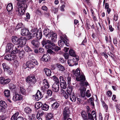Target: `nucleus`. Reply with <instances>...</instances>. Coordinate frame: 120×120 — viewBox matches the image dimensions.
I'll list each match as a JSON object with an SVG mask.
<instances>
[{
	"label": "nucleus",
	"instance_id": "obj_37",
	"mask_svg": "<svg viewBox=\"0 0 120 120\" xmlns=\"http://www.w3.org/2000/svg\"><path fill=\"white\" fill-rule=\"evenodd\" d=\"M51 79H53L55 82L54 83H56V84H59L60 82L58 78L56 76L54 75L51 77Z\"/></svg>",
	"mask_w": 120,
	"mask_h": 120
},
{
	"label": "nucleus",
	"instance_id": "obj_38",
	"mask_svg": "<svg viewBox=\"0 0 120 120\" xmlns=\"http://www.w3.org/2000/svg\"><path fill=\"white\" fill-rule=\"evenodd\" d=\"M52 32L53 33H52L51 36V39L53 41H55L57 38V34L56 33H53V31Z\"/></svg>",
	"mask_w": 120,
	"mask_h": 120
},
{
	"label": "nucleus",
	"instance_id": "obj_1",
	"mask_svg": "<svg viewBox=\"0 0 120 120\" xmlns=\"http://www.w3.org/2000/svg\"><path fill=\"white\" fill-rule=\"evenodd\" d=\"M16 0L18 1L17 5L16 6L17 7V8L15 9V11L18 13V15L21 18L23 15H25V10L27 6V4L25 3L26 0Z\"/></svg>",
	"mask_w": 120,
	"mask_h": 120
},
{
	"label": "nucleus",
	"instance_id": "obj_11",
	"mask_svg": "<svg viewBox=\"0 0 120 120\" xmlns=\"http://www.w3.org/2000/svg\"><path fill=\"white\" fill-rule=\"evenodd\" d=\"M33 96L35 98V99L37 101H38L43 97V95L42 93L39 90H37L36 94L35 95H33Z\"/></svg>",
	"mask_w": 120,
	"mask_h": 120
},
{
	"label": "nucleus",
	"instance_id": "obj_49",
	"mask_svg": "<svg viewBox=\"0 0 120 120\" xmlns=\"http://www.w3.org/2000/svg\"><path fill=\"white\" fill-rule=\"evenodd\" d=\"M90 26H91V25H90L88 20H86V26L87 28H88V30L90 29Z\"/></svg>",
	"mask_w": 120,
	"mask_h": 120
},
{
	"label": "nucleus",
	"instance_id": "obj_30",
	"mask_svg": "<svg viewBox=\"0 0 120 120\" xmlns=\"http://www.w3.org/2000/svg\"><path fill=\"white\" fill-rule=\"evenodd\" d=\"M81 114L84 120H88L87 113L85 111L82 112Z\"/></svg>",
	"mask_w": 120,
	"mask_h": 120
},
{
	"label": "nucleus",
	"instance_id": "obj_61",
	"mask_svg": "<svg viewBox=\"0 0 120 120\" xmlns=\"http://www.w3.org/2000/svg\"><path fill=\"white\" fill-rule=\"evenodd\" d=\"M44 85V87L45 88L47 89L49 87V85L48 82H47V83H45V84H43Z\"/></svg>",
	"mask_w": 120,
	"mask_h": 120
},
{
	"label": "nucleus",
	"instance_id": "obj_50",
	"mask_svg": "<svg viewBox=\"0 0 120 120\" xmlns=\"http://www.w3.org/2000/svg\"><path fill=\"white\" fill-rule=\"evenodd\" d=\"M116 106V112L119 113L120 112V105H117Z\"/></svg>",
	"mask_w": 120,
	"mask_h": 120
},
{
	"label": "nucleus",
	"instance_id": "obj_47",
	"mask_svg": "<svg viewBox=\"0 0 120 120\" xmlns=\"http://www.w3.org/2000/svg\"><path fill=\"white\" fill-rule=\"evenodd\" d=\"M52 33H53V32H51L49 34H47L46 35H45V37L47 39H49L51 37V36L52 34Z\"/></svg>",
	"mask_w": 120,
	"mask_h": 120
},
{
	"label": "nucleus",
	"instance_id": "obj_18",
	"mask_svg": "<svg viewBox=\"0 0 120 120\" xmlns=\"http://www.w3.org/2000/svg\"><path fill=\"white\" fill-rule=\"evenodd\" d=\"M59 84L54 83L52 86V90L53 91L57 92L59 90Z\"/></svg>",
	"mask_w": 120,
	"mask_h": 120
},
{
	"label": "nucleus",
	"instance_id": "obj_27",
	"mask_svg": "<svg viewBox=\"0 0 120 120\" xmlns=\"http://www.w3.org/2000/svg\"><path fill=\"white\" fill-rule=\"evenodd\" d=\"M56 65L60 71L63 72L65 70V69L64 66L61 64L58 63L56 64Z\"/></svg>",
	"mask_w": 120,
	"mask_h": 120
},
{
	"label": "nucleus",
	"instance_id": "obj_39",
	"mask_svg": "<svg viewBox=\"0 0 120 120\" xmlns=\"http://www.w3.org/2000/svg\"><path fill=\"white\" fill-rule=\"evenodd\" d=\"M47 49V52L48 53H49L51 54L52 55H55L56 54L55 52H54L52 50V49L50 48L48 49Z\"/></svg>",
	"mask_w": 120,
	"mask_h": 120
},
{
	"label": "nucleus",
	"instance_id": "obj_36",
	"mask_svg": "<svg viewBox=\"0 0 120 120\" xmlns=\"http://www.w3.org/2000/svg\"><path fill=\"white\" fill-rule=\"evenodd\" d=\"M13 8L12 4L10 3L8 4L7 7V11L9 12L11 11Z\"/></svg>",
	"mask_w": 120,
	"mask_h": 120
},
{
	"label": "nucleus",
	"instance_id": "obj_34",
	"mask_svg": "<svg viewBox=\"0 0 120 120\" xmlns=\"http://www.w3.org/2000/svg\"><path fill=\"white\" fill-rule=\"evenodd\" d=\"M43 104L41 102H39L36 103L34 107L35 109H38L41 107V108Z\"/></svg>",
	"mask_w": 120,
	"mask_h": 120
},
{
	"label": "nucleus",
	"instance_id": "obj_62",
	"mask_svg": "<svg viewBox=\"0 0 120 120\" xmlns=\"http://www.w3.org/2000/svg\"><path fill=\"white\" fill-rule=\"evenodd\" d=\"M17 118L16 120H27L26 118L21 116H19Z\"/></svg>",
	"mask_w": 120,
	"mask_h": 120
},
{
	"label": "nucleus",
	"instance_id": "obj_22",
	"mask_svg": "<svg viewBox=\"0 0 120 120\" xmlns=\"http://www.w3.org/2000/svg\"><path fill=\"white\" fill-rule=\"evenodd\" d=\"M4 93L5 97L6 98H10V91L8 89H5Z\"/></svg>",
	"mask_w": 120,
	"mask_h": 120
},
{
	"label": "nucleus",
	"instance_id": "obj_9",
	"mask_svg": "<svg viewBox=\"0 0 120 120\" xmlns=\"http://www.w3.org/2000/svg\"><path fill=\"white\" fill-rule=\"evenodd\" d=\"M23 96L21 94H19L17 93H15L13 98V100L14 101H21L22 100L23 98Z\"/></svg>",
	"mask_w": 120,
	"mask_h": 120
},
{
	"label": "nucleus",
	"instance_id": "obj_55",
	"mask_svg": "<svg viewBox=\"0 0 120 120\" xmlns=\"http://www.w3.org/2000/svg\"><path fill=\"white\" fill-rule=\"evenodd\" d=\"M41 9L42 10L44 11H45L46 12H47L48 8L45 5H43L42 6Z\"/></svg>",
	"mask_w": 120,
	"mask_h": 120
},
{
	"label": "nucleus",
	"instance_id": "obj_16",
	"mask_svg": "<svg viewBox=\"0 0 120 120\" xmlns=\"http://www.w3.org/2000/svg\"><path fill=\"white\" fill-rule=\"evenodd\" d=\"M21 35L23 36L30 35H31L32 34H30L28 29L26 28H24L21 30Z\"/></svg>",
	"mask_w": 120,
	"mask_h": 120
},
{
	"label": "nucleus",
	"instance_id": "obj_31",
	"mask_svg": "<svg viewBox=\"0 0 120 120\" xmlns=\"http://www.w3.org/2000/svg\"><path fill=\"white\" fill-rule=\"evenodd\" d=\"M24 49L26 52L28 53H32V52H33L29 46L27 45L24 46Z\"/></svg>",
	"mask_w": 120,
	"mask_h": 120
},
{
	"label": "nucleus",
	"instance_id": "obj_41",
	"mask_svg": "<svg viewBox=\"0 0 120 120\" xmlns=\"http://www.w3.org/2000/svg\"><path fill=\"white\" fill-rule=\"evenodd\" d=\"M24 111L27 113L28 114L30 113L32 111L31 109L29 107H26L24 109Z\"/></svg>",
	"mask_w": 120,
	"mask_h": 120
},
{
	"label": "nucleus",
	"instance_id": "obj_5",
	"mask_svg": "<svg viewBox=\"0 0 120 120\" xmlns=\"http://www.w3.org/2000/svg\"><path fill=\"white\" fill-rule=\"evenodd\" d=\"M26 81L27 82L29 83L30 85L28 89L32 88L33 87L31 85H33L36 82L35 75L33 74L30 75L26 79Z\"/></svg>",
	"mask_w": 120,
	"mask_h": 120
},
{
	"label": "nucleus",
	"instance_id": "obj_25",
	"mask_svg": "<svg viewBox=\"0 0 120 120\" xmlns=\"http://www.w3.org/2000/svg\"><path fill=\"white\" fill-rule=\"evenodd\" d=\"M36 38L38 40H40L41 39L42 36V33L41 30H39L37 33Z\"/></svg>",
	"mask_w": 120,
	"mask_h": 120
},
{
	"label": "nucleus",
	"instance_id": "obj_26",
	"mask_svg": "<svg viewBox=\"0 0 120 120\" xmlns=\"http://www.w3.org/2000/svg\"><path fill=\"white\" fill-rule=\"evenodd\" d=\"M60 84L61 87L62 88L61 89V91H62V90L63 91H64L62 89H66L67 87V84L66 81L61 82H60Z\"/></svg>",
	"mask_w": 120,
	"mask_h": 120
},
{
	"label": "nucleus",
	"instance_id": "obj_46",
	"mask_svg": "<svg viewBox=\"0 0 120 120\" xmlns=\"http://www.w3.org/2000/svg\"><path fill=\"white\" fill-rule=\"evenodd\" d=\"M11 55H7L5 56L4 58V59L7 61H11Z\"/></svg>",
	"mask_w": 120,
	"mask_h": 120
},
{
	"label": "nucleus",
	"instance_id": "obj_12",
	"mask_svg": "<svg viewBox=\"0 0 120 120\" xmlns=\"http://www.w3.org/2000/svg\"><path fill=\"white\" fill-rule=\"evenodd\" d=\"M14 47V46L11 43H8L7 44L5 52L6 53L9 52H11V50Z\"/></svg>",
	"mask_w": 120,
	"mask_h": 120
},
{
	"label": "nucleus",
	"instance_id": "obj_13",
	"mask_svg": "<svg viewBox=\"0 0 120 120\" xmlns=\"http://www.w3.org/2000/svg\"><path fill=\"white\" fill-rule=\"evenodd\" d=\"M22 48V46L17 45L15 47H14L13 49L11 50V54H16L18 53L19 50Z\"/></svg>",
	"mask_w": 120,
	"mask_h": 120
},
{
	"label": "nucleus",
	"instance_id": "obj_59",
	"mask_svg": "<svg viewBox=\"0 0 120 120\" xmlns=\"http://www.w3.org/2000/svg\"><path fill=\"white\" fill-rule=\"evenodd\" d=\"M106 93L108 95V97L109 98H110L112 96V92L110 90H108Z\"/></svg>",
	"mask_w": 120,
	"mask_h": 120
},
{
	"label": "nucleus",
	"instance_id": "obj_19",
	"mask_svg": "<svg viewBox=\"0 0 120 120\" xmlns=\"http://www.w3.org/2000/svg\"><path fill=\"white\" fill-rule=\"evenodd\" d=\"M54 114L52 113H47L45 115V117L46 120H49L54 117Z\"/></svg>",
	"mask_w": 120,
	"mask_h": 120
},
{
	"label": "nucleus",
	"instance_id": "obj_60",
	"mask_svg": "<svg viewBox=\"0 0 120 120\" xmlns=\"http://www.w3.org/2000/svg\"><path fill=\"white\" fill-rule=\"evenodd\" d=\"M36 13L38 14L40 16H41L42 15V13L41 11L39 10V9H37L36 12Z\"/></svg>",
	"mask_w": 120,
	"mask_h": 120
},
{
	"label": "nucleus",
	"instance_id": "obj_54",
	"mask_svg": "<svg viewBox=\"0 0 120 120\" xmlns=\"http://www.w3.org/2000/svg\"><path fill=\"white\" fill-rule=\"evenodd\" d=\"M86 95L87 98L90 97L91 96V94L90 93V90H87L86 93Z\"/></svg>",
	"mask_w": 120,
	"mask_h": 120
},
{
	"label": "nucleus",
	"instance_id": "obj_21",
	"mask_svg": "<svg viewBox=\"0 0 120 120\" xmlns=\"http://www.w3.org/2000/svg\"><path fill=\"white\" fill-rule=\"evenodd\" d=\"M72 72L74 75L77 77L79 76L80 75V71L79 69L78 68H77L75 70H73Z\"/></svg>",
	"mask_w": 120,
	"mask_h": 120
},
{
	"label": "nucleus",
	"instance_id": "obj_43",
	"mask_svg": "<svg viewBox=\"0 0 120 120\" xmlns=\"http://www.w3.org/2000/svg\"><path fill=\"white\" fill-rule=\"evenodd\" d=\"M23 25V24L21 22L19 23L16 27L15 30H18L21 28Z\"/></svg>",
	"mask_w": 120,
	"mask_h": 120
},
{
	"label": "nucleus",
	"instance_id": "obj_45",
	"mask_svg": "<svg viewBox=\"0 0 120 120\" xmlns=\"http://www.w3.org/2000/svg\"><path fill=\"white\" fill-rule=\"evenodd\" d=\"M70 99L72 102L75 101L76 99L75 95H73L71 96L70 97Z\"/></svg>",
	"mask_w": 120,
	"mask_h": 120
},
{
	"label": "nucleus",
	"instance_id": "obj_53",
	"mask_svg": "<svg viewBox=\"0 0 120 120\" xmlns=\"http://www.w3.org/2000/svg\"><path fill=\"white\" fill-rule=\"evenodd\" d=\"M68 113H63V116H64L63 120H66V119H68Z\"/></svg>",
	"mask_w": 120,
	"mask_h": 120
},
{
	"label": "nucleus",
	"instance_id": "obj_23",
	"mask_svg": "<svg viewBox=\"0 0 120 120\" xmlns=\"http://www.w3.org/2000/svg\"><path fill=\"white\" fill-rule=\"evenodd\" d=\"M0 106L3 109L4 108L5 110H6V109L8 107L7 103L5 101L2 100H1L0 101Z\"/></svg>",
	"mask_w": 120,
	"mask_h": 120
},
{
	"label": "nucleus",
	"instance_id": "obj_29",
	"mask_svg": "<svg viewBox=\"0 0 120 120\" xmlns=\"http://www.w3.org/2000/svg\"><path fill=\"white\" fill-rule=\"evenodd\" d=\"M19 114V112H15L12 116L11 118V120H16Z\"/></svg>",
	"mask_w": 120,
	"mask_h": 120
},
{
	"label": "nucleus",
	"instance_id": "obj_33",
	"mask_svg": "<svg viewBox=\"0 0 120 120\" xmlns=\"http://www.w3.org/2000/svg\"><path fill=\"white\" fill-rule=\"evenodd\" d=\"M9 88L12 91H15L16 88V86L15 85L12 83H10L9 84Z\"/></svg>",
	"mask_w": 120,
	"mask_h": 120
},
{
	"label": "nucleus",
	"instance_id": "obj_14",
	"mask_svg": "<svg viewBox=\"0 0 120 120\" xmlns=\"http://www.w3.org/2000/svg\"><path fill=\"white\" fill-rule=\"evenodd\" d=\"M69 54L70 56L75 58L77 61H79V56L76 55L75 51L72 49H71L69 50Z\"/></svg>",
	"mask_w": 120,
	"mask_h": 120
},
{
	"label": "nucleus",
	"instance_id": "obj_8",
	"mask_svg": "<svg viewBox=\"0 0 120 120\" xmlns=\"http://www.w3.org/2000/svg\"><path fill=\"white\" fill-rule=\"evenodd\" d=\"M11 81V80L9 78H5L3 77H0V84L3 85L9 83Z\"/></svg>",
	"mask_w": 120,
	"mask_h": 120
},
{
	"label": "nucleus",
	"instance_id": "obj_17",
	"mask_svg": "<svg viewBox=\"0 0 120 120\" xmlns=\"http://www.w3.org/2000/svg\"><path fill=\"white\" fill-rule=\"evenodd\" d=\"M82 86L80 89V93L81 97L84 98L85 95V92L86 91V88L84 86Z\"/></svg>",
	"mask_w": 120,
	"mask_h": 120
},
{
	"label": "nucleus",
	"instance_id": "obj_7",
	"mask_svg": "<svg viewBox=\"0 0 120 120\" xmlns=\"http://www.w3.org/2000/svg\"><path fill=\"white\" fill-rule=\"evenodd\" d=\"M4 72L6 71L9 75H11L13 73V71L11 68L6 64L4 63L2 64Z\"/></svg>",
	"mask_w": 120,
	"mask_h": 120
},
{
	"label": "nucleus",
	"instance_id": "obj_63",
	"mask_svg": "<svg viewBox=\"0 0 120 120\" xmlns=\"http://www.w3.org/2000/svg\"><path fill=\"white\" fill-rule=\"evenodd\" d=\"M100 54L101 56H104V57L106 59H107L108 57L107 55L104 52H101L100 53Z\"/></svg>",
	"mask_w": 120,
	"mask_h": 120
},
{
	"label": "nucleus",
	"instance_id": "obj_10",
	"mask_svg": "<svg viewBox=\"0 0 120 120\" xmlns=\"http://www.w3.org/2000/svg\"><path fill=\"white\" fill-rule=\"evenodd\" d=\"M33 48H38L40 47V42L38 40L33 39L31 42Z\"/></svg>",
	"mask_w": 120,
	"mask_h": 120
},
{
	"label": "nucleus",
	"instance_id": "obj_64",
	"mask_svg": "<svg viewBox=\"0 0 120 120\" xmlns=\"http://www.w3.org/2000/svg\"><path fill=\"white\" fill-rule=\"evenodd\" d=\"M118 42V41L116 38H114L113 39V43L115 45V46L117 47V43Z\"/></svg>",
	"mask_w": 120,
	"mask_h": 120
},
{
	"label": "nucleus",
	"instance_id": "obj_52",
	"mask_svg": "<svg viewBox=\"0 0 120 120\" xmlns=\"http://www.w3.org/2000/svg\"><path fill=\"white\" fill-rule=\"evenodd\" d=\"M52 11L54 12L55 14H56L57 12V8L53 6H52Z\"/></svg>",
	"mask_w": 120,
	"mask_h": 120
},
{
	"label": "nucleus",
	"instance_id": "obj_48",
	"mask_svg": "<svg viewBox=\"0 0 120 120\" xmlns=\"http://www.w3.org/2000/svg\"><path fill=\"white\" fill-rule=\"evenodd\" d=\"M88 116V120H93L94 118V116L92 115L90 113H88L87 114Z\"/></svg>",
	"mask_w": 120,
	"mask_h": 120
},
{
	"label": "nucleus",
	"instance_id": "obj_20",
	"mask_svg": "<svg viewBox=\"0 0 120 120\" xmlns=\"http://www.w3.org/2000/svg\"><path fill=\"white\" fill-rule=\"evenodd\" d=\"M44 71L47 76L50 77L51 75V71L50 69L47 68H45L44 69Z\"/></svg>",
	"mask_w": 120,
	"mask_h": 120
},
{
	"label": "nucleus",
	"instance_id": "obj_42",
	"mask_svg": "<svg viewBox=\"0 0 120 120\" xmlns=\"http://www.w3.org/2000/svg\"><path fill=\"white\" fill-rule=\"evenodd\" d=\"M52 32L48 28H45L44 29L43 31V34L45 35L47 34H49Z\"/></svg>",
	"mask_w": 120,
	"mask_h": 120
},
{
	"label": "nucleus",
	"instance_id": "obj_15",
	"mask_svg": "<svg viewBox=\"0 0 120 120\" xmlns=\"http://www.w3.org/2000/svg\"><path fill=\"white\" fill-rule=\"evenodd\" d=\"M50 59L48 53L44 54L41 58V60L44 62H48Z\"/></svg>",
	"mask_w": 120,
	"mask_h": 120
},
{
	"label": "nucleus",
	"instance_id": "obj_58",
	"mask_svg": "<svg viewBox=\"0 0 120 120\" xmlns=\"http://www.w3.org/2000/svg\"><path fill=\"white\" fill-rule=\"evenodd\" d=\"M26 18H25V20H26V19L27 20L29 19L30 18V14L28 13L27 12L26 14Z\"/></svg>",
	"mask_w": 120,
	"mask_h": 120
},
{
	"label": "nucleus",
	"instance_id": "obj_6",
	"mask_svg": "<svg viewBox=\"0 0 120 120\" xmlns=\"http://www.w3.org/2000/svg\"><path fill=\"white\" fill-rule=\"evenodd\" d=\"M38 63L37 60L35 59H32L30 61L26 62V64L27 68L31 69H33L35 66V65H38Z\"/></svg>",
	"mask_w": 120,
	"mask_h": 120
},
{
	"label": "nucleus",
	"instance_id": "obj_28",
	"mask_svg": "<svg viewBox=\"0 0 120 120\" xmlns=\"http://www.w3.org/2000/svg\"><path fill=\"white\" fill-rule=\"evenodd\" d=\"M60 105L59 102L58 101H56L52 104V107L53 109H56Z\"/></svg>",
	"mask_w": 120,
	"mask_h": 120
},
{
	"label": "nucleus",
	"instance_id": "obj_24",
	"mask_svg": "<svg viewBox=\"0 0 120 120\" xmlns=\"http://www.w3.org/2000/svg\"><path fill=\"white\" fill-rule=\"evenodd\" d=\"M67 61L68 63L69 66H74V63L75 62V60L74 58H72L71 59H68Z\"/></svg>",
	"mask_w": 120,
	"mask_h": 120
},
{
	"label": "nucleus",
	"instance_id": "obj_56",
	"mask_svg": "<svg viewBox=\"0 0 120 120\" xmlns=\"http://www.w3.org/2000/svg\"><path fill=\"white\" fill-rule=\"evenodd\" d=\"M6 118V117L4 115H0V120H5Z\"/></svg>",
	"mask_w": 120,
	"mask_h": 120
},
{
	"label": "nucleus",
	"instance_id": "obj_35",
	"mask_svg": "<svg viewBox=\"0 0 120 120\" xmlns=\"http://www.w3.org/2000/svg\"><path fill=\"white\" fill-rule=\"evenodd\" d=\"M20 91L21 94L23 95H25L26 94V90L24 86H20Z\"/></svg>",
	"mask_w": 120,
	"mask_h": 120
},
{
	"label": "nucleus",
	"instance_id": "obj_2",
	"mask_svg": "<svg viewBox=\"0 0 120 120\" xmlns=\"http://www.w3.org/2000/svg\"><path fill=\"white\" fill-rule=\"evenodd\" d=\"M42 46H45V49L50 48L52 50L55 51V52H57L60 49V47L56 46L55 47L52 46H54L55 44L51 41V40L48 39H46L45 38H44L43 40L41 42Z\"/></svg>",
	"mask_w": 120,
	"mask_h": 120
},
{
	"label": "nucleus",
	"instance_id": "obj_51",
	"mask_svg": "<svg viewBox=\"0 0 120 120\" xmlns=\"http://www.w3.org/2000/svg\"><path fill=\"white\" fill-rule=\"evenodd\" d=\"M47 94L48 96H51L52 94V92L51 90L48 89L47 91Z\"/></svg>",
	"mask_w": 120,
	"mask_h": 120
},
{
	"label": "nucleus",
	"instance_id": "obj_4",
	"mask_svg": "<svg viewBox=\"0 0 120 120\" xmlns=\"http://www.w3.org/2000/svg\"><path fill=\"white\" fill-rule=\"evenodd\" d=\"M76 79L78 81H80V85L81 86H84L86 87L88 85H89L86 80L85 77L83 74L80 75L79 77H76Z\"/></svg>",
	"mask_w": 120,
	"mask_h": 120
},
{
	"label": "nucleus",
	"instance_id": "obj_32",
	"mask_svg": "<svg viewBox=\"0 0 120 120\" xmlns=\"http://www.w3.org/2000/svg\"><path fill=\"white\" fill-rule=\"evenodd\" d=\"M49 106L46 103L42 104L41 109L44 111H47L49 109Z\"/></svg>",
	"mask_w": 120,
	"mask_h": 120
},
{
	"label": "nucleus",
	"instance_id": "obj_57",
	"mask_svg": "<svg viewBox=\"0 0 120 120\" xmlns=\"http://www.w3.org/2000/svg\"><path fill=\"white\" fill-rule=\"evenodd\" d=\"M87 110L86 111V112L87 114L88 113H90V112L91 111V110L90 108L88 106H87L86 107Z\"/></svg>",
	"mask_w": 120,
	"mask_h": 120
},
{
	"label": "nucleus",
	"instance_id": "obj_40",
	"mask_svg": "<svg viewBox=\"0 0 120 120\" xmlns=\"http://www.w3.org/2000/svg\"><path fill=\"white\" fill-rule=\"evenodd\" d=\"M18 53H19V57L23 58V57L24 56L25 52L24 50H20Z\"/></svg>",
	"mask_w": 120,
	"mask_h": 120
},
{
	"label": "nucleus",
	"instance_id": "obj_44",
	"mask_svg": "<svg viewBox=\"0 0 120 120\" xmlns=\"http://www.w3.org/2000/svg\"><path fill=\"white\" fill-rule=\"evenodd\" d=\"M59 79H60V82H62L65 81H66L65 80L66 79V78L65 76H60L59 77Z\"/></svg>",
	"mask_w": 120,
	"mask_h": 120
},
{
	"label": "nucleus",
	"instance_id": "obj_3",
	"mask_svg": "<svg viewBox=\"0 0 120 120\" xmlns=\"http://www.w3.org/2000/svg\"><path fill=\"white\" fill-rule=\"evenodd\" d=\"M12 41L13 43L17 45L22 46V47L26 43L27 39L25 37H21L18 38L16 36H12L11 38Z\"/></svg>",
	"mask_w": 120,
	"mask_h": 120
}]
</instances>
